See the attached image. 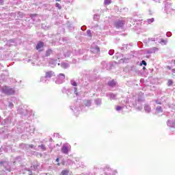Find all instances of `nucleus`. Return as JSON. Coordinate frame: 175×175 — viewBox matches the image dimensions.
Wrapping results in <instances>:
<instances>
[{"instance_id":"f257e3e1","label":"nucleus","mask_w":175,"mask_h":175,"mask_svg":"<svg viewBox=\"0 0 175 175\" xmlns=\"http://www.w3.org/2000/svg\"><path fill=\"white\" fill-rule=\"evenodd\" d=\"M55 76V74L53 71H47L45 73L44 77H42L40 79V81L42 83H47V79H51V77H54Z\"/></svg>"},{"instance_id":"f03ea898","label":"nucleus","mask_w":175,"mask_h":175,"mask_svg":"<svg viewBox=\"0 0 175 175\" xmlns=\"http://www.w3.org/2000/svg\"><path fill=\"white\" fill-rule=\"evenodd\" d=\"M165 10L167 14H172L175 11L174 6L171 3H167L165 5Z\"/></svg>"},{"instance_id":"7ed1b4c3","label":"nucleus","mask_w":175,"mask_h":175,"mask_svg":"<svg viewBox=\"0 0 175 175\" xmlns=\"http://www.w3.org/2000/svg\"><path fill=\"white\" fill-rule=\"evenodd\" d=\"M2 92H3V94H6L7 95H12L14 94V89L10 88L8 86H4L2 88Z\"/></svg>"},{"instance_id":"20e7f679","label":"nucleus","mask_w":175,"mask_h":175,"mask_svg":"<svg viewBox=\"0 0 175 175\" xmlns=\"http://www.w3.org/2000/svg\"><path fill=\"white\" fill-rule=\"evenodd\" d=\"M71 146L69 145V144H65L62 147V152L63 154H66V155H68L69 153V151H70Z\"/></svg>"},{"instance_id":"39448f33","label":"nucleus","mask_w":175,"mask_h":175,"mask_svg":"<svg viewBox=\"0 0 175 175\" xmlns=\"http://www.w3.org/2000/svg\"><path fill=\"white\" fill-rule=\"evenodd\" d=\"M65 81V75L61 73L58 75L57 79L56 81L57 84H62Z\"/></svg>"},{"instance_id":"423d86ee","label":"nucleus","mask_w":175,"mask_h":175,"mask_svg":"<svg viewBox=\"0 0 175 175\" xmlns=\"http://www.w3.org/2000/svg\"><path fill=\"white\" fill-rule=\"evenodd\" d=\"M91 51L92 53H94L95 54H98V53H99V51H100V50L99 49V47H98L97 46L96 47H92L91 48Z\"/></svg>"},{"instance_id":"0eeeda50","label":"nucleus","mask_w":175,"mask_h":175,"mask_svg":"<svg viewBox=\"0 0 175 175\" xmlns=\"http://www.w3.org/2000/svg\"><path fill=\"white\" fill-rule=\"evenodd\" d=\"M124 25V22L122 21H119L118 22L116 23V28H121Z\"/></svg>"},{"instance_id":"6e6552de","label":"nucleus","mask_w":175,"mask_h":175,"mask_svg":"<svg viewBox=\"0 0 175 175\" xmlns=\"http://www.w3.org/2000/svg\"><path fill=\"white\" fill-rule=\"evenodd\" d=\"M108 96L109 97V99H111V100H114L117 99V95H116L113 93L109 94Z\"/></svg>"},{"instance_id":"1a4fd4ad","label":"nucleus","mask_w":175,"mask_h":175,"mask_svg":"<svg viewBox=\"0 0 175 175\" xmlns=\"http://www.w3.org/2000/svg\"><path fill=\"white\" fill-rule=\"evenodd\" d=\"M42 47H43V42H39L36 46V49L38 51H40Z\"/></svg>"},{"instance_id":"9d476101","label":"nucleus","mask_w":175,"mask_h":175,"mask_svg":"<svg viewBox=\"0 0 175 175\" xmlns=\"http://www.w3.org/2000/svg\"><path fill=\"white\" fill-rule=\"evenodd\" d=\"M144 110L146 113H150L151 111V107L148 105H145Z\"/></svg>"},{"instance_id":"9b49d317","label":"nucleus","mask_w":175,"mask_h":175,"mask_svg":"<svg viewBox=\"0 0 175 175\" xmlns=\"http://www.w3.org/2000/svg\"><path fill=\"white\" fill-rule=\"evenodd\" d=\"M162 111H163V110L162 109V107L160 106L157 107L156 108V113L158 114L159 113H162Z\"/></svg>"},{"instance_id":"f8f14e48","label":"nucleus","mask_w":175,"mask_h":175,"mask_svg":"<svg viewBox=\"0 0 175 175\" xmlns=\"http://www.w3.org/2000/svg\"><path fill=\"white\" fill-rule=\"evenodd\" d=\"M61 66L63 69H66V68H69V64L68 63L63 62L62 63Z\"/></svg>"},{"instance_id":"ddd939ff","label":"nucleus","mask_w":175,"mask_h":175,"mask_svg":"<svg viewBox=\"0 0 175 175\" xmlns=\"http://www.w3.org/2000/svg\"><path fill=\"white\" fill-rule=\"evenodd\" d=\"M154 18H152L147 19V21H146V23L147 24H151L152 23H154Z\"/></svg>"},{"instance_id":"4468645a","label":"nucleus","mask_w":175,"mask_h":175,"mask_svg":"<svg viewBox=\"0 0 175 175\" xmlns=\"http://www.w3.org/2000/svg\"><path fill=\"white\" fill-rule=\"evenodd\" d=\"M51 54H53V51H51V49H49L46 51V57H49V55H51Z\"/></svg>"},{"instance_id":"2eb2a0df","label":"nucleus","mask_w":175,"mask_h":175,"mask_svg":"<svg viewBox=\"0 0 175 175\" xmlns=\"http://www.w3.org/2000/svg\"><path fill=\"white\" fill-rule=\"evenodd\" d=\"M85 106H91V100H85L84 101Z\"/></svg>"},{"instance_id":"dca6fc26","label":"nucleus","mask_w":175,"mask_h":175,"mask_svg":"<svg viewBox=\"0 0 175 175\" xmlns=\"http://www.w3.org/2000/svg\"><path fill=\"white\" fill-rule=\"evenodd\" d=\"M95 103L96 105H97V106H100V105H101L102 103V100L101 99H96L95 100Z\"/></svg>"},{"instance_id":"f3484780","label":"nucleus","mask_w":175,"mask_h":175,"mask_svg":"<svg viewBox=\"0 0 175 175\" xmlns=\"http://www.w3.org/2000/svg\"><path fill=\"white\" fill-rule=\"evenodd\" d=\"M108 84L110 87H114V85H116V83L115 81H111L109 82Z\"/></svg>"},{"instance_id":"a211bd4d","label":"nucleus","mask_w":175,"mask_h":175,"mask_svg":"<svg viewBox=\"0 0 175 175\" xmlns=\"http://www.w3.org/2000/svg\"><path fill=\"white\" fill-rule=\"evenodd\" d=\"M122 109H124V107L117 106L116 108V111H121V110H122Z\"/></svg>"},{"instance_id":"6ab92c4d","label":"nucleus","mask_w":175,"mask_h":175,"mask_svg":"<svg viewBox=\"0 0 175 175\" xmlns=\"http://www.w3.org/2000/svg\"><path fill=\"white\" fill-rule=\"evenodd\" d=\"M149 42H157L158 40V38L154 37L148 39Z\"/></svg>"},{"instance_id":"aec40b11","label":"nucleus","mask_w":175,"mask_h":175,"mask_svg":"<svg viewBox=\"0 0 175 175\" xmlns=\"http://www.w3.org/2000/svg\"><path fill=\"white\" fill-rule=\"evenodd\" d=\"M68 173H69V171H68V170H63L62 172V174H61V175H68Z\"/></svg>"},{"instance_id":"412c9836","label":"nucleus","mask_w":175,"mask_h":175,"mask_svg":"<svg viewBox=\"0 0 175 175\" xmlns=\"http://www.w3.org/2000/svg\"><path fill=\"white\" fill-rule=\"evenodd\" d=\"M71 85H73L74 87H77V83L75 81H71Z\"/></svg>"},{"instance_id":"4be33fe9","label":"nucleus","mask_w":175,"mask_h":175,"mask_svg":"<svg viewBox=\"0 0 175 175\" xmlns=\"http://www.w3.org/2000/svg\"><path fill=\"white\" fill-rule=\"evenodd\" d=\"M167 125H168V126H171L172 128H173V126H174V124H172V121H170V120L167 121Z\"/></svg>"},{"instance_id":"5701e85b","label":"nucleus","mask_w":175,"mask_h":175,"mask_svg":"<svg viewBox=\"0 0 175 175\" xmlns=\"http://www.w3.org/2000/svg\"><path fill=\"white\" fill-rule=\"evenodd\" d=\"M105 5H110L111 3V0H105Z\"/></svg>"},{"instance_id":"b1692460","label":"nucleus","mask_w":175,"mask_h":175,"mask_svg":"<svg viewBox=\"0 0 175 175\" xmlns=\"http://www.w3.org/2000/svg\"><path fill=\"white\" fill-rule=\"evenodd\" d=\"M40 148H42L43 150H46V146L43 144L38 146Z\"/></svg>"},{"instance_id":"393cba45","label":"nucleus","mask_w":175,"mask_h":175,"mask_svg":"<svg viewBox=\"0 0 175 175\" xmlns=\"http://www.w3.org/2000/svg\"><path fill=\"white\" fill-rule=\"evenodd\" d=\"M109 55H113V54H114V50H110L109 51Z\"/></svg>"},{"instance_id":"a878e982","label":"nucleus","mask_w":175,"mask_h":175,"mask_svg":"<svg viewBox=\"0 0 175 175\" xmlns=\"http://www.w3.org/2000/svg\"><path fill=\"white\" fill-rule=\"evenodd\" d=\"M159 43H161V44H166V41H165L164 40H161Z\"/></svg>"},{"instance_id":"bb28decb","label":"nucleus","mask_w":175,"mask_h":175,"mask_svg":"<svg viewBox=\"0 0 175 175\" xmlns=\"http://www.w3.org/2000/svg\"><path fill=\"white\" fill-rule=\"evenodd\" d=\"M157 50H158V49H157V48H153L152 49V51H151L150 53H155V51H157Z\"/></svg>"},{"instance_id":"cd10ccee","label":"nucleus","mask_w":175,"mask_h":175,"mask_svg":"<svg viewBox=\"0 0 175 175\" xmlns=\"http://www.w3.org/2000/svg\"><path fill=\"white\" fill-rule=\"evenodd\" d=\"M173 84V81L172 80L168 81V85H172Z\"/></svg>"},{"instance_id":"c85d7f7f","label":"nucleus","mask_w":175,"mask_h":175,"mask_svg":"<svg viewBox=\"0 0 175 175\" xmlns=\"http://www.w3.org/2000/svg\"><path fill=\"white\" fill-rule=\"evenodd\" d=\"M27 147H29L30 148H35L33 145H27Z\"/></svg>"},{"instance_id":"c756f323","label":"nucleus","mask_w":175,"mask_h":175,"mask_svg":"<svg viewBox=\"0 0 175 175\" xmlns=\"http://www.w3.org/2000/svg\"><path fill=\"white\" fill-rule=\"evenodd\" d=\"M87 33L88 35V36H91V30H88Z\"/></svg>"},{"instance_id":"7c9ffc66","label":"nucleus","mask_w":175,"mask_h":175,"mask_svg":"<svg viewBox=\"0 0 175 175\" xmlns=\"http://www.w3.org/2000/svg\"><path fill=\"white\" fill-rule=\"evenodd\" d=\"M142 100H143V98L142 97H138L137 101L138 102H142Z\"/></svg>"},{"instance_id":"2f4dec72","label":"nucleus","mask_w":175,"mask_h":175,"mask_svg":"<svg viewBox=\"0 0 175 175\" xmlns=\"http://www.w3.org/2000/svg\"><path fill=\"white\" fill-rule=\"evenodd\" d=\"M142 64L143 65H144L145 66L147 65V62H146V61H144V60H143V61L142 62Z\"/></svg>"},{"instance_id":"473e14b6","label":"nucleus","mask_w":175,"mask_h":175,"mask_svg":"<svg viewBox=\"0 0 175 175\" xmlns=\"http://www.w3.org/2000/svg\"><path fill=\"white\" fill-rule=\"evenodd\" d=\"M56 8L61 9V5H59V3H56Z\"/></svg>"},{"instance_id":"72a5a7b5","label":"nucleus","mask_w":175,"mask_h":175,"mask_svg":"<svg viewBox=\"0 0 175 175\" xmlns=\"http://www.w3.org/2000/svg\"><path fill=\"white\" fill-rule=\"evenodd\" d=\"M75 94H76V95H77V88H75Z\"/></svg>"},{"instance_id":"f704fd0d","label":"nucleus","mask_w":175,"mask_h":175,"mask_svg":"<svg viewBox=\"0 0 175 175\" xmlns=\"http://www.w3.org/2000/svg\"><path fill=\"white\" fill-rule=\"evenodd\" d=\"M38 15H36V14H33V15H31V18H33V17H36Z\"/></svg>"},{"instance_id":"c9c22d12","label":"nucleus","mask_w":175,"mask_h":175,"mask_svg":"<svg viewBox=\"0 0 175 175\" xmlns=\"http://www.w3.org/2000/svg\"><path fill=\"white\" fill-rule=\"evenodd\" d=\"M96 17H99V16H98V15H95V16H94V20H96Z\"/></svg>"},{"instance_id":"e433bc0d","label":"nucleus","mask_w":175,"mask_h":175,"mask_svg":"<svg viewBox=\"0 0 175 175\" xmlns=\"http://www.w3.org/2000/svg\"><path fill=\"white\" fill-rule=\"evenodd\" d=\"M142 109H143V107H138V110H142Z\"/></svg>"},{"instance_id":"4c0bfd02","label":"nucleus","mask_w":175,"mask_h":175,"mask_svg":"<svg viewBox=\"0 0 175 175\" xmlns=\"http://www.w3.org/2000/svg\"><path fill=\"white\" fill-rule=\"evenodd\" d=\"M172 73H175V68L174 69H172Z\"/></svg>"},{"instance_id":"58836bf2","label":"nucleus","mask_w":175,"mask_h":175,"mask_svg":"<svg viewBox=\"0 0 175 175\" xmlns=\"http://www.w3.org/2000/svg\"><path fill=\"white\" fill-rule=\"evenodd\" d=\"M56 162H59V159H57Z\"/></svg>"},{"instance_id":"ea45409f","label":"nucleus","mask_w":175,"mask_h":175,"mask_svg":"<svg viewBox=\"0 0 175 175\" xmlns=\"http://www.w3.org/2000/svg\"><path fill=\"white\" fill-rule=\"evenodd\" d=\"M72 110L74 111V113H75V112H76V110H73V109H72Z\"/></svg>"},{"instance_id":"a19ab883","label":"nucleus","mask_w":175,"mask_h":175,"mask_svg":"<svg viewBox=\"0 0 175 175\" xmlns=\"http://www.w3.org/2000/svg\"><path fill=\"white\" fill-rule=\"evenodd\" d=\"M10 106H13V104H10Z\"/></svg>"},{"instance_id":"79ce46f5","label":"nucleus","mask_w":175,"mask_h":175,"mask_svg":"<svg viewBox=\"0 0 175 175\" xmlns=\"http://www.w3.org/2000/svg\"><path fill=\"white\" fill-rule=\"evenodd\" d=\"M58 65H59V66L60 65L59 63H58Z\"/></svg>"},{"instance_id":"37998d69","label":"nucleus","mask_w":175,"mask_h":175,"mask_svg":"<svg viewBox=\"0 0 175 175\" xmlns=\"http://www.w3.org/2000/svg\"><path fill=\"white\" fill-rule=\"evenodd\" d=\"M58 165H59V163H57Z\"/></svg>"},{"instance_id":"c03bdc74","label":"nucleus","mask_w":175,"mask_h":175,"mask_svg":"<svg viewBox=\"0 0 175 175\" xmlns=\"http://www.w3.org/2000/svg\"><path fill=\"white\" fill-rule=\"evenodd\" d=\"M56 1H59V0H56Z\"/></svg>"}]
</instances>
